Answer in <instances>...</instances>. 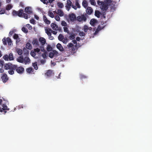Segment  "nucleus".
<instances>
[{"label":"nucleus","instance_id":"nucleus-1","mask_svg":"<svg viewBox=\"0 0 152 152\" xmlns=\"http://www.w3.org/2000/svg\"><path fill=\"white\" fill-rule=\"evenodd\" d=\"M104 1H101L99 0L97 1V4L103 11H106L108 9L109 4L112 2L111 0H104Z\"/></svg>","mask_w":152,"mask_h":152},{"label":"nucleus","instance_id":"nucleus-2","mask_svg":"<svg viewBox=\"0 0 152 152\" xmlns=\"http://www.w3.org/2000/svg\"><path fill=\"white\" fill-rule=\"evenodd\" d=\"M15 65L13 64H12L8 63L5 64L4 65V68L6 69H9V70L8 71V73L9 74L12 75L14 74V70L15 69Z\"/></svg>","mask_w":152,"mask_h":152},{"label":"nucleus","instance_id":"nucleus-3","mask_svg":"<svg viewBox=\"0 0 152 152\" xmlns=\"http://www.w3.org/2000/svg\"><path fill=\"white\" fill-rule=\"evenodd\" d=\"M23 10L22 9H20L18 11H17L13 10L12 12V14L13 16H18L19 17H23Z\"/></svg>","mask_w":152,"mask_h":152},{"label":"nucleus","instance_id":"nucleus-4","mask_svg":"<svg viewBox=\"0 0 152 152\" xmlns=\"http://www.w3.org/2000/svg\"><path fill=\"white\" fill-rule=\"evenodd\" d=\"M52 28L55 31H58L59 32H62V30L61 27H58L56 23H52L50 25Z\"/></svg>","mask_w":152,"mask_h":152},{"label":"nucleus","instance_id":"nucleus-5","mask_svg":"<svg viewBox=\"0 0 152 152\" xmlns=\"http://www.w3.org/2000/svg\"><path fill=\"white\" fill-rule=\"evenodd\" d=\"M15 70H16L17 72L19 74H22L24 72V68L22 66L18 67L17 65H15Z\"/></svg>","mask_w":152,"mask_h":152},{"label":"nucleus","instance_id":"nucleus-6","mask_svg":"<svg viewBox=\"0 0 152 152\" xmlns=\"http://www.w3.org/2000/svg\"><path fill=\"white\" fill-rule=\"evenodd\" d=\"M54 74L53 71L51 69L47 70V72L45 73V75L48 78L50 77L51 76H53Z\"/></svg>","mask_w":152,"mask_h":152},{"label":"nucleus","instance_id":"nucleus-7","mask_svg":"<svg viewBox=\"0 0 152 152\" xmlns=\"http://www.w3.org/2000/svg\"><path fill=\"white\" fill-rule=\"evenodd\" d=\"M58 53V52L57 51L55 50H53L49 53V56L50 58H52L54 57L57 56Z\"/></svg>","mask_w":152,"mask_h":152},{"label":"nucleus","instance_id":"nucleus-8","mask_svg":"<svg viewBox=\"0 0 152 152\" xmlns=\"http://www.w3.org/2000/svg\"><path fill=\"white\" fill-rule=\"evenodd\" d=\"M77 20L80 22L83 21L85 22L86 20V18L84 15H83L81 16H77Z\"/></svg>","mask_w":152,"mask_h":152},{"label":"nucleus","instance_id":"nucleus-9","mask_svg":"<svg viewBox=\"0 0 152 152\" xmlns=\"http://www.w3.org/2000/svg\"><path fill=\"white\" fill-rule=\"evenodd\" d=\"M69 18L70 21H74L76 19V16L75 14L72 13L69 15Z\"/></svg>","mask_w":152,"mask_h":152},{"label":"nucleus","instance_id":"nucleus-10","mask_svg":"<svg viewBox=\"0 0 152 152\" xmlns=\"http://www.w3.org/2000/svg\"><path fill=\"white\" fill-rule=\"evenodd\" d=\"M1 78L3 82L4 83L6 82L8 80V78L6 74H4L1 76Z\"/></svg>","mask_w":152,"mask_h":152},{"label":"nucleus","instance_id":"nucleus-11","mask_svg":"<svg viewBox=\"0 0 152 152\" xmlns=\"http://www.w3.org/2000/svg\"><path fill=\"white\" fill-rule=\"evenodd\" d=\"M86 13L88 15H91L93 12V10L92 8L90 7H88L86 10Z\"/></svg>","mask_w":152,"mask_h":152},{"label":"nucleus","instance_id":"nucleus-12","mask_svg":"<svg viewBox=\"0 0 152 152\" xmlns=\"http://www.w3.org/2000/svg\"><path fill=\"white\" fill-rule=\"evenodd\" d=\"M25 12L27 13L30 14L32 12L31 8L30 7H27L25 9Z\"/></svg>","mask_w":152,"mask_h":152},{"label":"nucleus","instance_id":"nucleus-13","mask_svg":"<svg viewBox=\"0 0 152 152\" xmlns=\"http://www.w3.org/2000/svg\"><path fill=\"white\" fill-rule=\"evenodd\" d=\"M2 106L3 107V108H1V109H0V112L1 113H2L3 110H9L10 109L9 108H8L7 106L5 104H2Z\"/></svg>","mask_w":152,"mask_h":152},{"label":"nucleus","instance_id":"nucleus-14","mask_svg":"<svg viewBox=\"0 0 152 152\" xmlns=\"http://www.w3.org/2000/svg\"><path fill=\"white\" fill-rule=\"evenodd\" d=\"M45 33L47 34L49 37V39L50 40H53L54 39V37L51 36V34L50 32L48 31V30H47L45 29Z\"/></svg>","mask_w":152,"mask_h":152},{"label":"nucleus","instance_id":"nucleus-15","mask_svg":"<svg viewBox=\"0 0 152 152\" xmlns=\"http://www.w3.org/2000/svg\"><path fill=\"white\" fill-rule=\"evenodd\" d=\"M97 23V21L96 19H92L91 20L90 23L92 26H94Z\"/></svg>","mask_w":152,"mask_h":152},{"label":"nucleus","instance_id":"nucleus-16","mask_svg":"<svg viewBox=\"0 0 152 152\" xmlns=\"http://www.w3.org/2000/svg\"><path fill=\"white\" fill-rule=\"evenodd\" d=\"M17 61L19 63H23L24 61V58L22 56H19L17 59Z\"/></svg>","mask_w":152,"mask_h":152},{"label":"nucleus","instance_id":"nucleus-17","mask_svg":"<svg viewBox=\"0 0 152 152\" xmlns=\"http://www.w3.org/2000/svg\"><path fill=\"white\" fill-rule=\"evenodd\" d=\"M39 41L42 45H44L46 42L45 39L43 37H40L39 39Z\"/></svg>","mask_w":152,"mask_h":152},{"label":"nucleus","instance_id":"nucleus-18","mask_svg":"<svg viewBox=\"0 0 152 152\" xmlns=\"http://www.w3.org/2000/svg\"><path fill=\"white\" fill-rule=\"evenodd\" d=\"M24 63L25 64H27L29 63L30 62V60L29 58L28 57H25L24 58Z\"/></svg>","mask_w":152,"mask_h":152},{"label":"nucleus","instance_id":"nucleus-19","mask_svg":"<svg viewBox=\"0 0 152 152\" xmlns=\"http://www.w3.org/2000/svg\"><path fill=\"white\" fill-rule=\"evenodd\" d=\"M43 19L44 22L46 23L48 25L50 24V21L47 19L45 15H44L43 16Z\"/></svg>","mask_w":152,"mask_h":152},{"label":"nucleus","instance_id":"nucleus-20","mask_svg":"<svg viewBox=\"0 0 152 152\" xmlns=\"http://www.w3.org/2000/svg\"><path fill=\"white\" fill-rule=\"evenodd\" d=\"M57 13L60 17L63 16L64 15V13L62 10H58Z\"/></svg>","mask_w":152,"mask_h":152},{"label":"nucleus","instance_id":"nucleus-21","mask_svg":"<svg viewBox=\"0 0 152 152\" xmlns=\"http://www.w3.org/2000/svg\"><path fill=\"white\" fill-rule=\"evenodd\" d=\"M57 48L60 51H62L63 50V48L61 45L60 43H58L56 45Z\"/></svg>","mask_w":152,"mask_h":152},{"label":"nucleus","instance_id":"nucleus-22","mask_svg":"<svg viewBox=\"0 0 152 152\" xmlns=\"http://www.w3.org/2000/svg\"><path fill=\"white\" fill-rule=\"evenodd\" d=\"M101 15V13L98 10H96L95 12V15L98 18L100 17V15Z\"/></svg>","mask_w":152,"mask_h":152},{"label":"nucleus","instance_id":"nucleus-23","mask_svg":"<svg viewBox=\"0 0 152 152\" xmlns=\"http://www.w3.org/2000/svg\"><path fill=\"white\" fill-rule=\"evenodd\" d=\"M45 29L47 30H48V31H49V32H50L51 34V33H52L54 35H56L57 34V31H53L50 28H45Z\"/></svg>","mask_w":152,"mask_h":152},{"label":"nucleus","instance_id":"nucleus-24","mask_svg":"<svg viewBox=\"0 0 152 152\" xmlns=\"http://www.w3.org/2000/svg\"><path fill=\"white\" fill-rule=\"evenodd\" d=\"M82 4L83 6L85 8L87 7L88 5V3L85 0H84L83 1Z\"/></svg>","mask_w":152,"mask_h":152},{"label":"nucleus","instance_id":"nucleus-25","mask_svg":"<svg viewBox=\"0 0 152 152\" xmlns=\"http://www.w3.org/2000/svg\"><path fill=\"white\" fill-rule=\"evenodd\" d=\"M32 43L33 45H36L38 46L39 45V42L38 40L37 39H34L32 41Z\"/></svg>","mask_w":152,"mask_h":152},{"label":"nucleus","instance_id":"nucleus-26","mask_svg":"<svg viewBox=\"0 0 152 152\" xmlns=\"http://www.w3.org/2000/svg\"><path fill=\"white\" fill-rule=\"evenodd\" d=\"M26 48L29 50H31L32 48L31 44L29 42H28L26 44Z\"/></svg>","mask_w":152,"mask_h":152},{"label":"nucleus","instance_id":"nucleus-27","mask_svg":"<svg viewBox=\"0 0 152 152\" xmlns=\"http://www.w3.org/2000/svg\"><path fill=\"white\" fill-rule=\"evenodd\" d=\"M7 40L8 45H10L12 43V41L10 38L9 37H7Z\"/></svg>","mask_w":152,"mask_h":152},{"label":"nucleus","instance_id":"nucleus-28","mask_svg":"<svg viewBox=\"0 0 152 152\" xmlns=\"http://www.w3.org/2000/svg\"><path fill=\"white\" fill-rule=\"evenodd\" d=\"M9 60L10 61L13 60L14 59L12 53H10L9 56Z\"/></svg>","mask_w":152,"mask_h":152},{"label":"nucleus","instance_id":"nucleus-29","mask_svg":"<svg viewBox=\"0 0 152 152\" xmlns=\"http://www.w3.org/2000/svg\"><path fill=\"white\" fill-rule=\"evenodd\" d=\"M64 38V37L63 35L61 34H60L58 37V40L61 41Z\"/></svg>","mask_w":152,"mask_h":152},{"label":"nucleus","instance_id":"nucleus-30","mask_svg":"<svg viewBox=\"0 0 152 152\" xmlns=\"http://www.w3.org/2000/svg\"><path fill=\"white\" fill-rule=\"evenodd\" d=\"M33 69L32 68V67H29L28 68H27L26 69V71L27 72L30 73H31V72H32V70Z\"/></svg>","mask_w":152,"mask_h":152},{"label":"nucleus","instance_id":"nucleus-31","mask_svg":"<svg viewBox=\"0 0 152 152\" xmlns=\"http://www.w3.org/2000/svg\"><path fill=\"white\" fill-rule=\"evenodd\" d=\"M12 7V6L10 4H8L6 7V10H10Z\"/></svg>","mask_w":152,"mask_h":152},{"label":"nucleus","instance_id":"nucleus-32","mask_svg":"<svg viewBox=\"0 0 152 152\" xmlns=\"http://www.w3.org/2000/svg\"><path fill=\"white\" fill-rule=\"evenodd\" d=\"M91 5L94 6L96 5V2L95 0H89Z\"/></svg>","mask_w":152,"mask_h":152},{"label":"nucleus","instance_id":"nucleus-33","mask_svg":"<svg viewBox=\"0 0 152 152\" xmlns=\"http://www.w3.org/2000/svg\"><path fill=\"white\" fill-rule=\"evenodd\" d=\"M52 48L49 45H48L47 47V50L48 51H50L52 50Z\"/></svg>","mask_w":152,"mask_h":152},{"label":"nucleus","instance_id":"nucleus-34","mask_svg":"<svg viewBox=\"0 0 152 152\" xmlns=\"http://www.w3.org/2000/svg\"><path fill=\"white\" fill-rule=\"evenodd\" d=\"M5 10L4 8H0V14H3L5 13Z\"/></svg>","mask_w":152,"mask_h":152},{"label":"nucleus","instance_id":"nucleus-35","mask_svg":"<svg viewBox=\"0 0 152 152\" xmlns=\"http://www.w3.org/2000/svg\"><path fill=\"white\" fill-rule=\"evenodd\" d=\"M75 2L76 6H77V8H80V4L79 3L78 0H75Z\"/></svg>","mask_w":152,"mask_h":152},{"label":"nucleus","instance_id":"nucleus-36","mask_svg":"<svg viewBox=\"0 0 152 152\" xmlns=\"http://www.w3.org/2000/svg\"><path fill=\"white\" fill-rule=\"evenodd\" d=\"M22 31L25 33H27L28 32V29L25 27H23L22 28Z\"/></svg>","mask_w":152,"mask_h":152},{"label":"nucleus","instance_id":"nucleus-37","mask_svg":"<svg viewBox=\"0 0 152 152\" xmlns=\"http://www.w3.org/2000/svg\"><path fill=\"white\" fill-rule=\"evenodd\" d=\"M58 5L60 8H62L64 7L63 4L60 2H59L58 3Z\"/></svg>","mask_w":152,"mask_h":152},{"label":"nucleus","instance_id":"nucleus-38","mask_svg":"<svg viewBox=\"0 0 152 152\" xmlns=\"http://www.w3.org/2000/svg\"><path fill=\"white\" fill-rule=\"evenodd\" d=\"M61 25L62 26H66L67 25L66 23L64 20H62L61 22Z\"/></svg>","mask_w":152,"mask_h":152},{"label":"nucleus","instance_id":"nucleus-39","mask_svg":"<svg viewBox=\"0 0 152 152\" xmlns=\"http://www.w3.org/2000/svg\"><path fill=\"white\" fill-rule=\"evenodd\" d=\"M63 28H64V32H66L68 34L69 33V31L67 27H65V26L64 27H63Z\"/></svg>","mask_w":152,"mask_h":152},{"label":"nucleus","instance_id":"nucleus-40","mask_svg":"<svg viewBox=\"0 0 152 152\" xmlns=\"http://www.w3.org/2000/svg\"><path fill=\"white\" fill-rule=\"evenodd\" d=\"M48 15L50 17L52 18L54 17V15L53 13L49 11L48 12Z\"/></svg>","mask_w":152,"mask_h":152},{"label":"nucleus","instance_id":"nucleus-41","mask_svg":"<svg viewBox=\"0 0 152 152\" xmlns=\"http://www.w3.org/2000/svg\"><path fill=\"white\" fill-rule=\"evenodd\" d=\"M33 66L34 67V69H37L38 67L37 63H35L33 64Z\"/></svg>","mask_w":152,"mask_h":152},{"label":"nucleus","instance_id":"nucleus-42","mask_svg":"<svg viewBox=\"0 0 152 152\" xmlns=\"http://www.w3.org/2000/svg\"><path fill=\"white\" fill-rule=\"evenodd\" d=\"M3 43L4 45H6L7 44V39H6V38H4L2 40Z\"/></svg>","mask_w":152,"mask_h":152},{"label":"nucleus","instance_id":"nucleus-43","mask_svg":"<svg viewBox=\"0 0 152 152\" xmlns=\"http://www.w3.org/2000/svg\"><path fill=\"white\" fill-rule=\"evenodd\" d=\"M47 53L46 51L44 52V53L42 54V56L44 58H46L47 56Z\"/></svg>","mask_w":152,"mask_h":152},{"label":"nucleus","instance_id":"nucleus-44","mask_svg":"<svg viewBox=\"0 0 152 152\" xmlns=\"http://www.w3.org/2000/svg\"><path fill=\"white\" fill-rule=\"evenodd\" d=\"M88 29V27L86 25H85L84 26V31L85 32L87 31Z\"/></svg>","mask_w":152,"mask_h":152},{"label":"nucleus","instance_id":"nucleus-45","mask_svg":"<svg viewBox=\"0 0 152 152\" xmlns=\"http://www.w3.org/2000/svg\"><path fill=\"white\" fill-rule=\"evenodd\" d=\"M17 52L18 55H20L22 54L23 51L21 49H18V50Z\"/></svg>","mask_w":152,"mask_h":152},{"label":"nucleus","instance_id":"nucleus-46","mask_svg":"<svg viewBox=\"0 0 152 152\" xmlns=\"http://www.w3.org/2000/svg\"><path fill=\"white\" fill-rule=\"evenodd\" d=\"M4 59L6 61H7L9 59V56L7 55H5L3 56Z\"/></svg>","mask_w":152,"mask_h":152},{"label":"nucleus","instance_id":"nucleus-47","mask_svg":"<svg viewBox=\"0 0 152 152\" xmlns=\"http://www.w3.org/2000/svg\"><path fill=\"white\" fill-rule=\"evenodd\" d=\"M74 45L72 43H70L68 44L67 45V47L68 48H72L73 46Z\"/></svg>","mask_w":152,"mask_h":152},{"label":"nucleus","instance_id":"nucleus-48","mask_svg":"<svg viewBox=\"0 0 152 152\" xmlns=\"http://www.w3.org/2000/svg\"><path fill=\"white\" fill-rule=\"evenodd\" d=\"M79 35L80 36H84L85 35V34L83 32H80L79 33Z\"/></svg>","mask_w":152,"mask_h":152},{"label":"nucleus","instance_id":"nucleus-49","mask_svg":"<svg viewBox=\"0 0 152 152\" xmlns=\"http://www.w3.org/2000/svg\"><path fill=\"white\" fill-rule=\"evenodd\" d=\"M13 38L14 39H17L19 38L18 35V34H15L13 36Z\"/></svg>","mask_w":152,"mask_h":152},{"label":"nucleus","instance_id":"nucleus-50","mask_svg":"<svg viewBox=\"0 0 152 152\" xmlns=\"http://www.w3.org/2000/svg\"><path fill=\"white\" fill-rule=\"evenodd\" d=\"M30 22L31 23L33 24H35V21L34 19H32L30 21Z\"/></svg>","mask_w":152,"mask_h":152},{"label":"nucleus","instance_id":"nucleus-51","mask_svg":"<svg viewBox=\"0 0 152 152\" xmlns=\"http://www.w3.org/2000/svg\"><path fill=\"white\" fill-rule=\"evenodd\" d=\"M67 5H69L71 6H72V2L70 0H67Z\"/></svg>","mask_w":152,"mask_h":152},{"label":"nucleus","instance_id":"nucleus-52","mask_svg":"<svg viewBox=\"0 0 152 152\" xmlns=\"http://www.w3.org/2000/svg\"><path fill=\"white\" fill-rule=\"evenodd\" d=\"M40 1L43 2L44 4H47L48 3V2L47 0H40Z\"/></svg>","mask_w":152,"mask_h":152},{"label":"nucleus","instance_id":"nucleus-53","mask_svg":"<svg viewBox=\"0 0 152 152\" xmlns=\"http://www.w3.org/2000/svg\"><path fill=\"white\" fill-rule=\"evenodd\" d=\"M34 51L35 53H38L40 51V49L37 48L36 49H34Z\"/></svg>","mask_w":152,"mask_h":152},{"label":"nucleus","instance_id":"nucleus-54","mask_svg":"<svg viewBox=\"0 0 152 152\" xmlns=\"http://www.w3.org/2000/svg\"><path fill=\"white\" fill-rule=\"evenodd\" d=\"M23 17L26 19H27L28 18V15L26 13H23Z\"/></svg>","mask_w":152,"mask_h":152},{"label":"nucleus","instance_id":"nucleus-55","mask_svg":"<svg viewBox=\"0 0 152 152\" xmlns=\"http://www.w3.org/2000/svg\"><path fill=\"white\" fill-rule=\"evenodd\" d=\"M43 46L44 45H42L41 46V47H40V48L41 49V50L42 51L45 52L46 51L44 50V48Z\"/></svg>","mask_w":152,"mask_h":152},{"label":"nucleus","instance_id":"nucleus-56","mask_svg":"<svg viewBox=\"0 0 152 152\" xmlns=\"http://www.w3.org/2000/svg\"><path fill=\"white\" fill-rule=\"evenodd\" d=\"M31 55L32 56L34 57L36 55V53L34 51H31Z\"/></svg>","mask_w":152,"mask_h":152},{"label":"nucleus","instance_id":"nucleus-57","mask_svg":"<svg viewBox=\"0 0 152 152\" xmlns=\"http://www.w3.org/2000/svg\"><path fill=\"white\" fill-rule=\"evenodd\" d=\"M56 20L57 21H59L60 20V18L58 15H56L55 17Z\"/></svg>","mask_w":152,"mask_h":152},{"label":"nucleus","instance_id":"nucleus-58","mask_svg":"<svg viewBox=\"0 0 152 152\" xmlns=\"http://www.w3.org/2000/svg\"><path fill=\"white\" fill-rule=\"evenodd\" d=\"M63 39L64 40L63 41V42L64 43H66L68 42V40L67 38H65L64 39V38Z\"/></svg>","mask_w":152,"mask_h":152},{"label":"nucleus","instance_id":"nucleus-59","mask_svg":"<svg viewBox=\"0 0 152 152\" xmlns=\"http://www.w3.org/2000/svg\"><path fill=\"white\" fill-rule=\"evenodd\" d=\"M75 38L74 35L72 34L69 37V38L71 40L74 39Z\"/></svg>","mask_w":152,"mask_h":152},{"label":"nucleus","instance_id":"nucleus-60","mask_svg":"<svg viewBox=\"0 0 152 152\" xmlns=\"http://www.w3.org/2000/svg\"><path fill=\"white\" fill-rule=\"evenodd\" d=\"M77 48V45H75V46H73L71 48L72 49V51H74Z\"/></svg>","mask_w":152,"mask_h":152},{"label":"nucleus","instance_id":"nucleus-61","mask_svg":"<svg viewBox=\"0 0 152 152\" xmlns=\"http://www.w3.org/2000/svg\"><path fill=\"white\" fill-rule=\"evenodd\" d=\"M101 29H102V28H101L100 26V25H99L98 26L97 30L96 31L95 33H96L97 31H100Z\"/></svg>","mask_w":152,"mask_h":152},{"label":"nucleus","instance_id":"nucleus-62","mask_svg":"<svg viewBox=\"0 0 152 152\" xmlns=\"http://www.w3.org/2000/svg\"><path fill=\"white\" fill-rule=\"evenodd\" d=\"M70 7L71 6H69V5H66V6H65V7L66 8V9L68 10L69 11V9H70Z\"/></svg>","mask_w":152,"mask_h":152},{"label":"nucleus","instance_id":"nucleus-63","mask_svg":"<svg viewBox=\"0 0 152 152\" xmlns=\"http://www.w3.org/2000/svg\"><path fill=\"white\" fill-rule=\"evenodd\" d=\"M4 62L3 60H0V65H1L2 66H3L4 64Z\"/></svg>","mask_w":152,"mask_h":152},{"label":"nucleus","instance_id":"nucleus-64","mask_svg":"<svg viewBox=\"0 0 152 152\" xmlns=\"http://www.w3.org/2000/svg\"><path fill=\"white\" fill-rule=\"evenodd\" d=\"M41 63L42 64H44L45 62V60L44 59H42L40 60Z\"/></svg>","mask_w":152,"mask_h":152}]
</instances>
